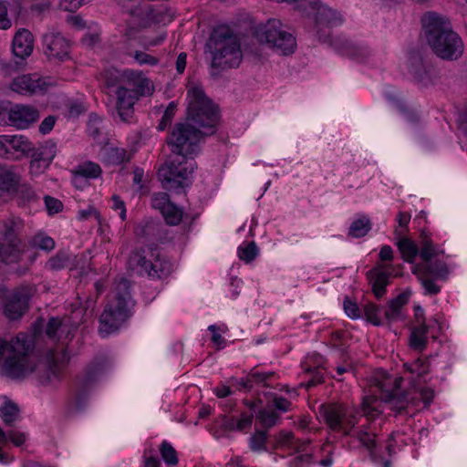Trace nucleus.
<instances>
[{
	"instance_id": "nucleus-1",
	"label": "nucleus",
	"mask_w": 467,
	"mask_h": 467,
	"mask_svg": "<svg viewBox=\"0 0 467 467\" xmlns=\"http://www.w3.org/2000/svg\"><path fill=\"white\" fill-rule=\"evenodd\" d=\"M78 326V322L72 321L70 317L49 318L44 331L47 350L37 366L33 350L37 333L43 327L42 320L34 324V335L19 333L10 341L0 338V373L19 379L36 369L42 384L58 380L68 360L66 346L73 337Z\"/></svg>"
},
{
	"instance_id": "nucleus-2",
	"label": "nucleus",
	"mask_w": 467,
	"mask_h": 467,
	"mask_svg": "<svg viewBox=\"0 0 467 467\" xmlns=\"http://www.w3.org/2000/svg\"><path fill=\"white\" fill-rule=\"evenodd\" d=\"M187 100L186 120L173 128L168 144L174 154L193 158L199 152L201 140L215 132L218 111L197 83L187 86Z\"/></svg>"
},
{
	"instance_id": "nucleus-3",
	"label": "nucleus",
	"mask_w": 467,
	"mask_h": 467,
	"mask_svg": "<svg viewBox=\"0 0 467 467\" xmlns=\"http://www.w3.org/2000/svg\"><path fill=\"white\" fill-rule=\"evenodd\" d=\"M428 44L442 59L454 60L462 57L463 44L451 29L450 21L434 12L426 13L421 18Z\"/></svg>"
},
{
	"instance_id": "nucleus-4",
	"label": "nucleus",
	"mask_w": 467,
	"mask_h": 467,
	"mask_svg": "<svg viewBox=\"0 0 467 467\" xmlns=\"http://www.w3.org/2000/svg\"><path fill=\"white\" fill-rule=\"evenodd\" d=\"M132 306L130 282L120 278L115 283L113 299L100 316L99 329L100 336L105 337L116 332L130 317Z\"/></svg>"
},
{
	"instance_id": "nucleus-5",
	"label": "nucleus",
	"mask_w": 467,
	"mask_h": 467,
	"mask_svg": "<svg viewBox=\"0 0 467 467\" xmlns=\"http://www.w3.org/2000/svg\"><path fill=\"white\" fill-rule=\"evenodd\" d=\"M129 267L139 275L151 278H161L169 275L171 264L156 248L147 247L134 250L129 259Z\"/></svg>"
},
{
	"instance_id": "nucleus-6",
	"label": "nucleus",
	"mask_w": 467,
	"mask_h": 467,
	"mask_svg": "<svg viewBox=\"0 0 467 467\" xmlns=\"http://www.w3.org/2000/svg\"><path fill=\"white\" fill-rule=\"evenodd\" d=\"M24 228V222L19 217L11 216L0 222V234L4 243H0V262L5 264L18 263L24 254V247L19 234Z\"/></svg>"
},
{
	"instance_id": "nucleus-7",
	"label": "nucleus",
	"mask_w": 467,
	"mask_h": 467,
	"mask_svg": "<svg viewBox=\"0 0 467 467\" xmlns=\"http://www.w3.org/2000/svg\"><path fill=\"white\" fill-rule=\"evenodd\" d=\"M212 65L222 69L237 67L243 60V52L238 39L231 35L221 36L217 32L212 36Z\"/></svg>"
},
{
	"instance_id": "nucleus-8",
	"label": "nucleus",
	"mask_w": 467,
	"mask_h": 467,
	"mask_svg": "<svg viewBox=\"0 0 467 467\" xmlns=\"http://www.w3.org/2000/svg\"><path fill=\"white\" fill-rule=\"evenodd\" d=\"M255 36L259 42L265 43L283 55H289L296 49V38L286 30L278 19H269L265 24L258 26Z\"/></svg>"
},
{
	"instance_id": "nucleus-9",
	"label": "nucleus",
	"mask_w": 467,
	"mask_h": 467,
	"mask_svg": "<svg viewBox=\"0 0 467 467\" xmlns=\"http://www.w3.org/2000/svg\"><path fill=\"white\" fill-rule=\"evenodd\" d=\"M196 162L193 158L176 155L159 170V178L168 190L182 187L192 176Z\"/></svg>"
},
{
	"instance_id": "nucleus-10",
	"label": "nucleus",
	"mask_w": 467,
	"mask_h": 467,
	"mask_svg": "<svg viewBox=\"0 0 467 467\" xmlns=\"http://www.w3.org/2000/svg\"><path fill=\"white\" fill-rule=\"evenodd\" d=\"M121 10L128 16L131 28H147L166 22L167 16L162 11L141 0H124Z\"/></svg>"
},
{
	"instance_id": "nucleus-11",
	"label": "nucleus",
	"mask_w": 467,
	"mask_h": 467,
	"mask_svg": "<svg viewBox=\"0 0 467 467\" xmlns=\"http://www.w3.org/2000/svg\"><path fill=\"white\" fill-rule=\"evenodd\" d=\"M105 83L108 88H114L115 85L127 87L136 92L138 98L150 94L152 90L150 80L144 77L141 72L131 69L119 71L113 68L107 70Z\"/></svg>"
},
{
	"instance_id": "nucleus-12",
	"label": "nucleus",
	"mask_w": 467,
	"mask_h": 467,
	"mask_svg": "<svg viewBox=\"0 0 467 467\" xmlns=\"http://www.w3.org/2000/svg\"><path fill=\"white\" fill-rule=\"evenodd\" d=\"M319 413L331 430L342 431L345 435H349L358 423L354 411L342 404H323Z\"/></svg>"
},
{
	"instance_id": "nucleus-13",
	"label": "nucleus",
	"mask_w": 467,
	"mask_h": 467,
	"mask_svg": "<svg viewBox=\"0 0 467 467\" xmlns=\"http://www.w3.org/2000/svg\"><path fill=\"white\" fill-rule=\"evenodd\" d=\"M5 291V296L0 303L5 299L4 304V314L10 320L20 318L28 309L29 300L32 297L35 287L33 285H21L10 293Z\"/></svg>"
},
{
	"instance_id": "nucleus-14",
	"label": "nucleus",
	"mask_w": 467,
	"mask_h": 467,
	"mask_svg": "<svg viewBox=\"0 0 467 467\" xmlns=\"http://www.w3.org/2000/svg\"><path fill=\"white\" fill-rule=\"evenodd\" d=\"M299 6L309 17H312L317 26H336L342 23L340 13L321 0H299Z\"/></svg>"
},
{
	"instance_id": "nucleus-15",
	"label": "nucleus",
	"mask_w": 467,
	"mask_h": 467,
	"mask_svg": "<svg viewBox=\"0 0 467 467\" xmlns=\"http://www.w3.org/2000/svg\"><path fill=\"white\" fill-rule=\"evenodd\" d=\"M115 109L123 122H130L134 114V105L139 99L136 92L130 88L115 85Z\"/></svg>"
},
{
	"instance_id": "nucleus-16",
	"label": "nucleus",
	"mask_w": 467,
	"mask_h": 467,
	"mask_svg": "<svg viewBox=\"0 0 467 467\" xmlns=\"http://www.w3.org/2000/svg\"><path fill=\"white\" fill-rule=\"evenodd\" d=\"M48 83L37 74H23L15 78L9 88L12 91L24 96H30L47 89Z\"/></svg>"
},
{
	"instance_id": "nucleus-17",
	"label": "nucleus",
	"mask_w": 467,
	"mask_h": 467,
	"mask_svg": "<svg viewBox=\"0 0 467 467\" xmlns=\"http://www.w3.org/2000/svg\"><path fill=\"white\" fill-rule=\"evenodd\" d=\"M10 127L26 130L35 124L40 117L39 110L29 104H13Z\"/></svg>"
},
{
	"instance_id": "nucleus-18",
	"label": "nucleus",
	"mask_w": 467,
	"mask_h": 467,
	"mask_svg": "<svg viewBox=\"0 0 467 467\" xmlns=\"http://www.w3.org/2000/svg\"><path fill=\"white\" fill-rule=\"evenodd\" d=\"M43 43L45 54L49 58L63 60L68 57L69 43L59 32L54 29L47 31L43 36Z\"/></svg>"
},
{
	"instance_id": "nucleus-19",
	"label": "nucleus",
	"mask_w": 467,
	"mask_h": 467,
	"mask_svg": "<svg viewBox=\"0 0 467 467\" xmlns=\"http://www.w3.org/2000/svg\"><path fill=\"white\" fill-rule=\"evenodd\" d=\"M309 442V440L301 441L295 439L291 432L282 433L279 439L281 446L292 448L297 453L295 460L298 462V467H305L311 463L312 453Z\"/></svg>"
},
{
	"instance_id": "nucleus-20",
	"label": "nucleus",
	"mask_w": 467,
	"mask_h": 467,
	"mask_svg": "<svg viewBox=\"0 0 467 467\" xmlns=\"http://www.w3.org/2000/svg\"><path fill=\"white\" fill-rule=\"evenodd\" d=\"M34 48V36L32 33L26 29L20 28L16 31L12 41V50L14 55L19 58L29 57Z\"/></svg>"
},
{
	"instance_id": "nucleus-21",
	"label": "nucleus",
	"mask_w": 467,
	"mask_h": 467,
	"mask_svg": "<svg viewBox=\"0 0 467 467\" xmlns=\"http://www.w3.org/2000/svg\"><path fill=\"white\" fill-rule=\"evenodd\" d=\"M8 159L21 160L29 157L33 143L24 135H8Z\"/></svg>"
},
{
	"instance_id": "nucleus-22",
	"label": "nucleus",
	"mask_w": 467,
	"mask_h": 467,
	"mask_svg": "<svg viewBox=\"0 0 467 467\" xmlns=\"http://www.w3.org/2000/svg\"><path fill=\"white\" fill-rule=\"evenodd\" d=\"M367 276L375 296L377 298L383 297L386 293V286L389 281V273L387 270V265H378L367 273Z\"/></svg>"
},
{
	"instance_id": "nucleus-23",
	"label": "nucleus",
	"mask_w": 467,
	"mask_h": 467,
	"mask_svg": "<svg viewBox=\"0 0 467 467\" xmlns=\"http://www.w3.org/2000/svg\"><path fill=\"white\" fill-rule=\"evenodd\" d=\"M401 381V378H392L381 371L375 379V387L382 392L380 399L386 401L391 400L400 389Z\"/></svg>"
},
{
	"instance_id": "nucleus-24",
	"label": "nucleus",
	"mask_w": 467,
	"mask_h": 467,
	"mask_svg": "<svg viewBox=\"0 0 467 467\" xmlns=\"http://www.w3.org/2000/svg\"><path fill=\"white\" fill-rule=\"evenodd\" d=\"M21 181L20 174L14 167L0 165V194H13Z\"/></svg>"
},
{
	"instance_id": "nucleus-25",
	"label": "nucleus",
	"mask_w": 467,
	"mask_h": 467,
	"mask_svg": "<svg viewBox=\"0 0 467 467\" xmlns=\"http://www.w3.org/2000/svg\"><path fill=\"white\" fill-rule=\"evenodd\" d=\"M432 324H420L415 325L411 330L409 338V346L411 349L422 352L426 349L428 345V333L432 328Z\"/></svg>"
},
{
	"instance_id": "nucleus-26",
	"label": "nucleus",
	"mask_w": 467,
	"mask_h": 467,
	"mask_svg": "<svg viewBox=\"0 0 467 467\" xmlns=\"http://www.w3.org/2000/svg\"><path fill=\"white\" fill-rule=\"evenodd\" d=\"M408 302V296L405 294H400L397 297L393 298L389 301L388 306L384 311V320L385 324H390L401 320L402 317V307Z\"/></svg>"
},
{
	"instance_id": "nucleus-27",
	"label": "nucleus",
	"mask_w": 467,
	"mask_h": 467,
	"mask_svg": "<svg viewBox=\"0 0 467 467\" xmlns=\"http://www.w3.org/2000/svg\"><path fill=\"white\" fill-rule=\"evenodd\" d=\"M382 401L374 395L365 396L361 403L362 415L368 420H373L382 412Z\"/></svg>"
},
{
	"instance_id": "nucleus-28",
	"label": "nucleus",
	"mask_w": 467,
	"mask_h": 467,
	"mask_svg": "<svg viewBox=\"0 0 467 467\" xmlns=\"http://www.w3.org/2000/svg\"><path fill=\"white\" fill-rule=\"evenodd\" d=\"M19 417V409L6 396H0V418L5 424L14 423Z\"/></svg>"
},
{
	"instance_id": "nucleus-29",
	"label": "nucleus",
	"mask_w": 467,
	"mask_h": 467,
	"mask_svg": "<svg viewBox=\"0 0 467 467\" xmlns=\"http://www.w3.org/2000/svg\"><path fill=\"white\" fill-rule=\"evenodd\" d=\"M398 249L404 261L413 263L420 253L418 245L410 239L403 237L397 242Z\"/></svg>"
},
{
	"instance_id": "nucleus-30",
	"label": "nucleus",
	"mask_w": 467,
	"mask_h": 467,
	"mask_svg": "<svg viewBox=\"0 0 467 467\" xmlns=\"http://www.w3.org/2000/svg\"><path fill=\"white\" fill-rule=\"evenodd\" d=\"M28 245L45 252H51L55 248L56 243L47 233L39 231L28 240Z\"/></svg>"
},
{
	"instance_id": "nucleus-31",
	"label": "nucleus",
	"mask_w": 467,
	"mask_h": 467,
	"mask_svg": "<svg viewBox=\"0 0 467 467\" xmlns=\"http://www.w3.org/2000/svg\"><path fill=\"white\" fill-rule=\"evenodd\" d=\"M371 230V223L368 216L359 215L352 222L348 229V235L354 238L365 236Z\"/></svg>"
},
{
	"instance_id": "nucleus-32",
	"label": "nucleus",
	"mask_w": 467,
	"mask_h": 467,
	"mask_svg": "<svg viewBox=\"0 0 467 467\" xmlns=\"http://www.w3.org/2000/svg\"><path fill=\"white\" fill-rule=\"evenodd\" d=\"M71 261V254L65 250L58 251L46 263L45 267L50 271H59L66 268Z\"/></svg>"
},
{
	"instance_id": "nucleus-33",
	"label": "nucleus",
	"mask_w": 467,
	"mask_h": 467,
	"mask_svg": "<svg viewBox=\"0 0 467 467\" xmlns=\"http://www.w3.org/2000/svg\"><path fill=\"white\" fill-rule=\"evenodd\" d=\"M406 371L415 375L417 378H422L430 372V363L428 358H417L413 362L404 363Z\"/></svg>"
},
{
	"instance_id": "nucleus-34",
	"label": "nucleus",
	"mask_w": 467,
	"mask_h": 467,
	"mask_svg": "<svg viewBox=\"0 0 467 467\" xmlns=\"http://www.w3.org/2000/svg\"><path fill=\"white\" fill-rule=\"evenodd\" d=\"M442 251L435 246L430 238H424L421 242L420 256L425 263H430L432 259L441 254Z\"/></svg>"
},
{
	"instance_id": "nucleus-35",
	"label": "nucleus",
	"mask_w": 467,
	"mask_h": 467,
	"mask_svg": "<svg viewBox=\"0 0 467 467\" xmlns=\"http://www.w3.org/2000/svg\"><path fill=\"white\" fill-rule=\"evenodd\" d=\"M160 452L162 460L168 466H176L178 464V456L175 449L166 441H163L160 446Z\"/></svg>"
},
{
	"instance_id": "nucleus-36",
	"label": "nucleus",
	"mask_w": 467,
	"mask_h": 467,
	"mask_svg": "<svg viewBox=\"0 0 467 467\" xmlns=\"http://www.w3.org/2000/svg\"><path fill=\"white\" fill-rule=\"evenodd\" d=\"M101 171L99 164L89 161L79 165L76 173L84 178L95 179L100 176Z\"/></svg>"
},
{
	"instance_id": "nucleus-37",
	"label": "nucleus",
	"mask_w": 467,
	"mask_h": 467,
	"mask_svg": "<svg viewBox=\"0 0 467 467\" xmlns=\"http://www.w3.org/2000/svg\"><path fill=\"white\" fill-rule=\"evenodd\" d=\"M266 432L256 431L249 439V448L254 452H262L266 450Z\"/></svg>"
},
{
	"instance_id": "nucleus-38",
	"label": "nucleus",
	"mask_w": 467,
	"mask_h": 467,
	"mask_svg": "<svg viewBox=\"0 0 467 467\" xmlns=\"http://www.w3.org/2000/svg\"><path fill=\"white\" fill-rule=\"evenodd\" d=\"M237 253L242 261L250 263L257 256L258 249L254 242L246 243L238 247Z\"/></svg>"
},
{
	"instance_id": "nucleus-39",
	"label": "nucleus",
	"mask_w": 467,
	"mask_h": 467,
	"mask_svg": "<svg viewBox=\"0 0 467 467\" xmlns=\"http://www.w3.org/2000/svg\"><path fill=\"white\" fill-rule=\"evenodd\" d=\"M364 314L367 320L374 326L384 325V320L380 317V310L378 306L373 303H368L364 306Z\"/></svg>"
},
{
	"instance_id": "nucleus-40",
	"label": "nucleus",
	"mask_w": 467,
	"mask_h": 467,
	"mask_svg": "<svg viewBox=\"0 0 467 467\" xmlns=\"http://www.w3.org/2000/svg\"><path fill=\"white\" fill-rule=\"evenodd\" d=\"M15 192L16 193L18 200L23 204L34 202L37 198L36 193L31 186L26 183H21L20 182Z\"/></svg>"
},
{
	"instance_id": "nucleus-41",
	"label": "nucleus",
	"mask_w": 467,
	"mask_h": 467,
	"mask_svg": "<svg viewBox=\"0 0 467 467\" xmlns=\"http://www.w3.org/2000/svg\"><path fill=\"white\" fill-rule=\"evenodd\" d=\"M165 222L170 225H177L182 219V211L175 204H171L162 213H161Z\"/></svg>"
},
{
	"instance_id": "nucleus-42",
	"label": "nucleus",
	"mask_w": 467,
	"mask_h": 467,
	"mask_svg": "<svg viewBox=\"0 0 467 467\" xmlns=\"http://www.w3.org/2000/svg\"><path fill=\"white\" fill-rule=\"evenodd\" d=\"M425 268L427 274L437 278L445 279L448 275V267L446 264L441 261L426 263Z\"/></svg>"
},
{
	"instance_id": "nucleus-43",
	"label": "nucleus",
	"mask_w": 467,
	"mask_h": 467,
	"mask_svg": "<svg viewBox=\"0 0 467 467\" xmlns=\"http://www.w3.org/2000/svg\"><path fill=\"white\" fill-rule=\"evenodd\" d=\"M278 418H279L278 414L275 411H274L268 408L261 410L257 414V420L265 427L274 426L276 423Z\"/></svg>"
},
{
	"instance_id": "nucleus-44",
	"label": "nucleus",
	"mask_w": 467,
	"mask_h": 467,
	"mask_svg": "<svg viewBox=\"0 0 467 467\" xmlns=\"http://www.w3.org/2000/svg\"><path fill=\"white\" fill-rule=\"evenodd\" d=\"M172 202L165 192H155L151 195V206L162 213Z\"/></svg>"
},
{
	"instance_id": "nucleus-45",
	"label": "nucleus",
	"mask_w": 467,
	"mask_h": 467,
	"mask_svg": "<svg viewBox=\"0 0 467 467\" xmlns=\"http://www.w3.org/2000/svg\"><path fill=\"white\" fill-rule=\"evenodd\" d=\"M357 438L371 453L375 448V434L367 430H359L357 431Z\"/></svg>"
},
{
	"instance_id": "nucleus-46",
	"label": "nucleus",
	"mask_w": 467,
	"mask_h": 467,
	"mask_svg": "<svg viewBox=\"0 0 467 467\" xmlns=\"http://www.w3.org/2000/svg\"><path fill=\"white\" fill-rule=\"evenodd\" d=\"M357 438L371 453L375 448V434L367 430H359L357 431Z\"/></svg>"
},
{
	"instance_id": "nucleus-47",
	"label": "nucleus",
	"mask_w": 467,
	"mask_h": 467,
	"mask_svg": "<svg viewBox=\"0 0 467 467\" xmlns=\"http://www.w3.org/2000/svg\"><path fill=\"white\" fill-rule=\"evenodd\" d=\"M13 104L9 100H0V125L10 126Z\"/></svg>"
},
{
	"instance_id": "nucleus-48",
	"label": "nucleus",
	"mask_w": 467,
	"mask_h": 467,
	"mask_svg": "<svg viewBox=\"0 0 467 467\" xmlns=\"http://www.w3.org/2000/svg\"><path fill=\"white\" fill-rule=\"evenodd\" d=\"M101 119L96 114H90L88 122V131L95 140L101 134Z\"/></svg>"
},
{
	"instance_id": "nucleus-49",
	"label": "nucleus",
	"mask_w": 467,
	"mask_h": 467,
	"mask_svg": "<svg viewBox=\"0 0 467 467\" xmlns=\"http://www.w3.org/2000/svg\"><path fill=\"white\" fill-rule=\"evenodd\" d=\"M133 58L135 62L140 66H156L159 64L160 61L158 57L151 56L150 54L145 53L143 51H136L133 55Z\"/></svg>"
},
{
	"instance_id": "nucleus-50",
	"label": "nucleus",
	"mask_w": 467,
	"mask_h": 467,
	"mask_svg": "<svg viewBox=\"0 0 467 467\" xmlns=\"http://www.w3.org/2000/svg\"><path fill=\"white\" fill-rule=\"evenodd\" d=\"M254 413L253 412H242L240 417L236 419L237 431L244 432L248 431L253 423Z\"/></svg>"
},
{
	"instance_id": "nucleus-51",
	"label": "nucleus",
	"mask_w": 467,
	"mask_h": 467,
	"mask_svg": "<svg viewBox=\"0 0 467 467\" xmlns=\"http://www.w3.org/2000/svg\"><path fill=\"white\" fill-rule=\"evenodd\" d=\"M176 106L173 102L170 103L164 111L161 119L159 123L158 129L160 130H164L166 127L171 122L174 115H175Z\"/></svg>"
},
{
	"instance_id": "nucleus-52",
	"label": "nucleus",
	"mask_w": 467,
	"mask_h": 467,
	"mask_svg": "<svg viewBox=\"0 0 467 467\" xmlns=\"http://www.w3.org/2000/svg\"><path fill=\"white\" fill-rule=\"evenodd\" d=\"M37 149L39 151H41L46 160L49 161H52L54 160L57 151V144L51 140L45 142Z\"/></svg>"
},
{
	"instance_id": "nucleus-53",
	"label": "nucleus",
	"mask_w": 467,
	"mask_h": 467,
	"mask_svg": "<svg viewBox=\"0 0 467 467\" xmlns=\"http://www.w3.org/2000/svg\"><path fill=\"white\" fill-rule=\"evenodd\" d=\"M5 436L7 437V442L10 441L16 447L23 445L27 438L26 433L19 431H10L5 433Z\"/></svg>"
},
{
	"instance_id": "nucleus-54",
	"label": "nucleus",
	"mask_w": 467,
	"mask_h": 467,
	"mask_svg": "<svg viewBox=\"0 0 467 467\" xmlns=\"http://www.w3.org/2000/svg\"><path fill=\"white\" fill-rule=\"evenodd\" d=\"M271 402L272 407L281 412H286L291 408V402L288 400L277 395H273Z\"/></svg>"
},
{
	"instance_id": "nucleus-55",
	"label": "nucleus",
	"mask_w": 467,
	"mask_h": 467,
	"mask_svg": "<svg viewBox=\"0 0 467 467\" xmlns=\"http://www.w3.org/2000/svg\"><path fill=\"white\" fill-rule=\"evenodd\" d=\"M111 208L114 211H118L119 213V217L121 221H125L127 217L125 202L118 195H113L111 197Z\"/></svg>"
},
{
	"instance_id": "nucleus-56",
	"label": "nucleus",
	"mask_w": 467,
	"mask_h": 467,
	"mask_svg": "<svg viewBox=\"0 0 467 467\" xmlns=\"http://www.w3.org/2000/svg\"><path fill=\"white\" fill-rule=\"evenodd\" d=\"M208 330L212 332V341L214 345L217 346L218 348H222L224 347V338L220 334V331L224 332L223 329L218 327L215 325H211L208 327Z\"/></svg>"
},
{
	"instance_id": "nucleus-57",
	"label": "nucleus",
	"mask_w": 467,
	"mask_h": 467,
	"mask_svg": "<svg viewBox=\"0 0 467 467\" xmlns=\"http://www.w3.org/2000/svg\"><path fill=\"white\" fill-rule=\"evenodd\" d=\"M100 41V32L99 29L87 32L82 37V43L87 47H94Z\"/></svg>"
},
{
	"instance_id": "nucleus-58",
	"label": "nucleus",
	"mask_w": 467,
	"mask_h": 467,
	"mask_svg": "<svg viewBox=\"0 0 467 467\" xmlns=\"http://www.w3.org/2000/svg\"><path fill=\"white\" fill-rule=\"evenodd\" d=\"M11 26L12 22L7 16V5L5 2H0V29L6 30Z\"/></svg>"
},
{
	"instance_id": "nucleus-59",
	"label": "nucleus",
	"mask_w": 467,
	"mask_h": 467,
	"mask_svg": "<svg viewBox=\"0 0 467 467\" xmlns=\"http://www.w3.org/2000/svg\"><path fill=\"white\" fill-rule=\"evenodd\" d=\"M86 0H60V7L68 12H75L85 4Z\"/></svg>"
},
{
	"instance_id": "nucleus-60",
	"label": "nucleus",
	"mask_w": 467,
	"mask_h": 467,
	"mask_svg": "<svg viewBox=\"0 0 467 467\" xmlns=\"http://www.w3.org/2000/svg\"><path fill=\"white\" fill-rule=\"evenodd\" d=\"M344 309L348 317L352 319L360 317V311L358 305L350 300L344 301Z\"/></svg>"
},
{
	"instance_id": "nucleus-61",
	"label": "nucleus",
	"mask_w": 467,
	"mask_h": 467,
	"mask_svg": "<svg viewBox=\"0 0 467 467\" xmlns=\"http://www.w3.org/2000/svg\"><path fill=\"white\" fill-rule=\"evenodd\" d=\"M55 123L56 118L54 116H47L41 121L38 127L39 132L43 135L48 134L53 130Z\"/></svg>"
},
{
	"instance_id": "nucleus-62",
	"label": "nucleus",
	"mask_w": 467,
	"mask_h": 467,
	"mask_svg": "<svg viewBox=\"0 0 467 467\" xmlns=\"http://www.w3.org/2000/svg\"><path fill=\"white\" fill-rule=\"evenodd\" d=\"M48 167V164L37 161V159L31 158L29 165V171L31 174L39 175L43 173Z\"/></svg>"
},
{
	"instance_id": "nucleus-63",
	"label": "nucleus",
	"mask_w": 467,
	"mask_h": 467,
	"mask_svg": "<svg viewBox=\"0 0 467 467\" xmlns=\"http://www.w3.org/2000/svg\"><path fill=\"white\" fill-rule=\"evenodd\" d=\"M45 204L48 213H57L62 208L61 202L50 196H45Z\"/></svg>"
},
{
	"instance_id": "nucleus-64",
	"label": "nucleus",
	"mask_w": 467,
	"mask_h": 467,
	"mask_svg": "<svg viewBox=\"0 0 467 467\" xmlns=\"http://www.w3.org/2000/svg\"><path fill=\"white\" fill-rule=\"evenodd\" d=\"M352 57L358 61H365L370 55L367 47H355L352 51Z\"/></svg>"
}]
</instances>
